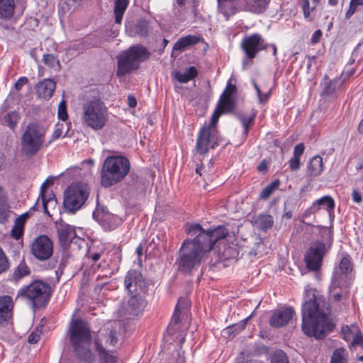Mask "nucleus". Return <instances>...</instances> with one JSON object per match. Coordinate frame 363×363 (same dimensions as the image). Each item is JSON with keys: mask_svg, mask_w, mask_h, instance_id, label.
Wrapping results in <instances>:
<instances>
[{"mask_svg": "<svg viewBox=\"0 0 363 363\" xmlns=\"http://www.w3.org/2000/svg\"><path fill=\"white\" fill-rule=\"evenodd\" d=\"M184 230L193 238L184 240L178 250L175 264L181 273L191 274L208 257L216 243L228 235L229 230L223 225L204 230L200 224L194 223H186Z\"/></svg>", "mask_w": 363, "mask_h": 363, "instance_id": "nucleus-1", "label": "nucleus"}, {"mask_svg": "<svg viewBox=\"0 0 363 363\" xmlns=\"http://www.w3.org/2000/svg\"><path fill=\"white\" fill-rule=\"evenodd\" d=\"M329 303L315 289L307 285L304 289L301 328L308 337L322 340L331 333L335 325L328 316Z\"/></svg>", "mask_w": 363, "mask_h": 363, "instance_id": "nucleus-2", "label": "nucleus"}, {"mask_svg": "<svg viewBox=\"0 0 363 363\" xmlns=\"http://www.w3.org/2000/svg\"><path fill=\"white\" fill-rule=\"evenodd\" d=\"M69 342L75 355L83 363H94L95 357L90 349L91 331L89 323L82 318H74L69 326Z\"/></svg>", "mask_w": 363, "mask_h": 363, "instance_id": "nucleus-3", "label": "nucleus"}, {"mask_svg": "<svg viewBox=\"0 0 363 363\" xmlns=\"http://www.w3.org/2000/svg\"><path fill=\"white\" fill-rule=\"evenodd\" d=\"M82 121L84 126L95 130H102L108 123L109 111L101 98H94L82 105Z\"/></svg>", "mask_w": 363, "mask_h": 363, "instance_id": "nucleus-4", "label": "nucleus"}, {"mask_svg": "<svg viewBox=\"0 0 363 363\" xmlns=\"http://www.w3.org/2000/svg\"><path fill=\"white\" fill-rule=\"evenodd\" d=\"M130 169L129 160L124 156H109L106 158L101 171V184L110 187L126 177Z\"/></svg>", "mask_w": 363, "mask_h": 363, "instance_id": "nucleus-5", "label": "nucleus"}, {"mask_svg": "<svg viewBox=\"0 0 363 363\" xmlns=\"http://www.w3.org/2000/svg\"><path fill=\"white\" fill-rule=\"evenodd\" d=\"M50 284L40 279H35L21 288L17 298L30 301L33 308L40 309L47 306L52 294Z\"/></svg>", "mask_w": 363, "mask_h": 363, "instance_id": "nucleus-6", "label": "nucleus"}, {"mask_svg": "<svg viewBox=\"0 0 363 363\" xmlns=\"http://www.w3.org/2000/svg\"><path fill=\"white\" fill-rule=\"evenodd\" d=\"M223 113L217 108L214 110L211 121L204 123L199 130L196 142V151L200 155L207 154L211 148L214 149L219 145V135L216 125Z\"/></svg>", "mask_w": 363, "mask_h": 363, "instance_id": "nucleus-7", "label": "nucleus"}, {"mask_svg": "<svg viewBox=\"0 0 363 363\" xmlns=\"http://www.w3.org/2000/svg\"><path fill=\"white\" fill-rule=\"evenodd\" d=\"M46 131L38 123H30L21 138L22 153L26 157L36 155L43 147Z\"/></svg>", "mask_w": 363, "mask_h": 363, "instance_id": "nucleus-8", "label": "nucleus"}, {"mask_svg": "<svg viewBox=\"0 0 363 363\" xmlns=\"http://www.w3.org/2000/svg\"><path fill=\"white\" fill-rule=\"evenodd\" d=\"M89 196L86 186L82 184H72L65 192L64 206L69 212H75L81 208Z\"/></svg>", "mask_w": 363, "mask_h": 363, "instance_id": "nucleus-9", "label": "nucleus"}, {"mask_svg": "<svg viewBox=\"0 0 363 363\" xmlns=\"http://www.w3.org/2000/svg\"><path fill=\"white\" fill-rule=\"evenodd\" d=\"M30 252L39 262L48 261L53 255V242L48 235H40L30 243Z\"/></svg>", "mask_w": 363, "mask_h": 363, "instance_id": "nucleus-10", "label": "nucleus"}, {"mask_svg": "<svg viewBox=\"0 0 363 363\" xmlns=\"http://www.w3.org/2000/svg\"><path fill=\"white\" fill-rule=\"evenodd\" d=\"M325 251V245L323 242H317L311 246L304 256L306 267L311 271H319Z\"/></svg>", "mask_w": 363, "mask_h": 363, "instance_id": "nucleus-11", "label": "nucleus"}, {"mask_svg": "<svg viewBox=\"0 0 363 363\" xmlns=\"http://www.w3.org/2000/svg\"><path fill=\"white\" fill-rule=\"evenodd\" d=\"M240 47L245 52L246 57L250 60H252L259 52L267 50L268 44L264 42V40L259 34L255 33L244 38Z\"/></svg>", "mask_w": 363, "mask_h": 363, "instance_id": "nucleus-12", "label": "nucleus"}, {"mask_svg": "<svg viewBox=\"0 0 363 363\" xmlns=\"http://www.w3.org/2000/svg\"><path fill=\"white\" fill-rule=\"evenodd\" d=\"M124 284L129 294L145 292V279L142 274L136 269H130L127 272L124 279Z\"/></svg>", "mask_w": 363, "mask_h": 363, "instance_id": "nucleus-13", "label": "nucleus"}, {"mask_svg": "<svg viewBox=\"0 0 363 363\" xmlns=\"http://www.w3.org/2000/svg\"><path fill=\"white\" fill-rule=\"evenodd\" d=\"M296 314L291 307H286L273 311L269 324L274 328H280L289 324Z\"/></svg>", "mask_w": 363, "mask_h": 363, "instance_id": "nucleus-14", "label": "nucleus"}, {"mask_svg": "<svg viewBox=\"0 0 363 363\" xmlns=\"http://www.w3.org/2000/svg\"><path fill=\"white\" fill-rule=\"evenodd\" d=\"M13 301L10 296H0V327L12 323Z\"/></svg>", "mask_w": 363, "mask_h": 363, "instance_id": "nucleus-15", "label": "nucleus"}, {"mask_svg": "<svg viewBox=\"0 0 363 363\" xmlns=\"http://www.w3.org/2000/svg\"><path fill=\"white\" fill-rule=\"evenodd\" d=\"M139 65L136 60L125 50L121 54L118 58L116 74L118 76H123L137 69Z\"/></svg>", "mask_w": 363, "mask_h": 363, "instance_id": "nucleus-16", "label": "nucleus"}, {"mask_svg": "<svg viewBox=\"0 0 363 363\" xmlns=\"http://www.w3.org/2000/svg\"><path fill=\"white\" fill-rule=\"evenodd\" d=\"M139 65L136 60L125 50L121 54L118 58L116 74L118 76H123L137 69Z\"/></svg>", "mask_w": 363, "mask_h": 363, "instance_id": "nucleus-17", "label": "nucleus"}, {"mask_svg": "<svg viewBox=\"0 0 363 363\" xmlns=\"http://www.w3.org/2000/svg\"><path fill=\"white\" fill-rule=\"evenodd\" d=\"M98 363H118L119 358L116 352L107 350L99 339L94 340Z\"/></svg>", "mask_w": 363, "mask_h": 363, "instance_id": "nucleus-18", "label": "nucleus"}, {"mask_svg": "<svg viewBox=\"0 0 363 363\" xmlns=\"http://www.w3.org/2000/svg\"><path fill=\"white\" fill-rule=\"evenodd\" d=\"M30 274L31 269L30 267L26 260L23 259L9 275L8 280L13 284H18L23 279L29 277Z\"/></svg>", "mask_w": 363, "mask_h": 363, "instance_id": "nucleus-19", "label": "nucleus"}, {"mask_svg": "<svg viewBox=\"0 0 363 363\" xmlns=\"http://www.w3.org/2000/svg\"><path fill=\"white\" fill-rule=\"evenodd\" d=\"M58 238L61 246L65 247L77 238V233L74 227L68 225L62 224L59 228Z\"/></svg>", "mask_w": 363, "mask_h": 363, "instance_id": "nucleus-20", "label": "nucleus"}, {"mask_svg": "<svg viewBox=\"0 0 363 363\" xmlns=\"http://www.w3.org/2000/svg\"><path fill=\"white\" fill-rule=\"evenodd\" d=\"M56 88L55 82L50 79H45L36 85V93L38 97L49 99Z\"/></svg>", "mask_w": 363, "mask_h": 363, "instance_id": "nucleus-21", "label": "nucleus"}, {"mask_svg": "<svg viewBox=\"0 0 363 363\" xmlns=\"http://www.w3.org/2000/svg\"><path fill=\"white\" fill-rule=\"evenodd\" d=\"M130 298L128 302V311L133 315H138L142 313L145 307V302L140 294H130Z\"/></svg>", "mask_w": 363, "mask_h": 363, "instance_id": "nucleus-22", "label": "nucleus"}, {"mask_svg": "<svg viewBox=\"0 0 363 363\" xmlns=\"http://www.w3.org/2000/svg\"><path fill=\"white\" fill-rule=\"evenodd\" d=\"M127 51L131 55L137 63L139 65L140 62H144L150 57L151 53L147 48L142 45H135L130 46Z\"/></svg>", "mask_w": 363, "mask_h": 363, "instance_id": "nucleus-23", "label": "nucleus"}, {"mask_svg": "<svg viewBox=\"0 0 363 363\" xmlns=\"http://www.w3.org/2000/svg\"><path fill=\"white\" fill-rule=\"evenodd\" d=\"M203 40V39L200 36L187 35L179 38L174 43L173 48L175 50L182 51L188 47L193 46Z\"/></svg>", "mask_w": 363, "mask_h": 363, "instance_id": "nucleus-24", "label": "nucleus"}, {"mask_svg": "<svg viewBox=\"0 0 363 363\" xmlns=\"http://www.w3.org/2000/svg\"><path fill=\"white\" fill-rule=\"evenodd\" d=\"M48 182H49L47 179L41 185L39 198L40 197L42 199V207L43 213L51 217L48 206L50 205L55 207L57 203V201L54 197H49L47 199L45 196V192L47 191Z\"/></svg>", "mask_w": 363, "mask_h": 363, "instance_id": "nucleus-25", "label": "nucleus"}, {"mask_svg": "<svg viewBox=\"0 0 363 363\" xmlns=\"http://www.w3.org/2000/svg\"><path fill=\"white\" fill-rule=\"evenodd\" d=\"M323 171V158L316 155L308 162L307 166V174L310 177H317Z\"/></svg>", "mask_w": 363, "mask_h": 363, "instance_id": "nucleus-26", "label": "nucleus"}, {"mask_svg": "<svg viewBox=\"0 0 363 363\" xmlns=\"http://www.w3.org/2000/svg\"><path fill=\"white\" fill-rule=\"evenodd\" d=\"M15 10V0H0V18L10 19Z\"/></svg>", "mask_w": 363, "mask_h": 363, "instance_id": "nucleus-27", "label": "nucleus"}, {"mask_svg": "<svg viewBox=\"0 0 363 363\" xmlns=\"http://www.w3.org/2000/svg\"><path fill=\"white\" fill-rule=\"evenodd\" d=\"M198 75V70L194 66L188 67L184 73L175 72L174 78L180 83L185 84L194 79Z\"/></svg>", "mask_w": 363, "mask_h": 363, "instance_id": "nucleus-28", "label": "nucleus"}, {"mask_svg": "<svg viewBox=\"0 0 363 363\" xmlns=\"http://www.w3.org/2000/svg\"><path fill=\"white\" fill-rule=\"evenodd\" d=\"M320 206H325L329 213L333 212L335 208L334 199L330 196H324L314 201L308 210L316 211Z\"/></svg>", "mask_w": 363, "mask_h": 363, "instance_id": "nucleus-29", "label": "nucleus"}, {"mask_svg": "<svg viewBox=\"0 0 363 363\" xmlns=\"http://www.w3.org/2000/svg\"><path fill=\"white\" fill-rule=\"evenodd\" d=\"M257 116V111L255 109L252 110L251 115L249 117H247L244 114H240L238 116V119L242 124L243 128V135L246 138L248 135L250 129L254 125L255 118Z\"/></svg>", "mask_w": 363, "mask_h": 363, "instance_id": "nucleus-30", "label": "nucleus"}, {"mask_svg": "<svg viewBox=\"0 0 363 363\" xmlns=\"http://www.w3.org/2000/svg\"><path fill=\"white\" fill-rule=\"evenodd\" d=\"M125 30L130 36L144 37L147 34V24H125Z\"/></svg>", "mask_w": 363, "mask_h": 363, "instance_id": "nucleus-31", "label": "nucleus"}, {"mask_svg": "<svg viewBox=\"0 0 363 363\" xmlns=\"http://www.w3.org/2000/svg\"><path fill=\"white\" fill-rule=\"evenodd\" d=\"M101 225L106 230H113L119 225L120 219L111 213L104 214L100 220Z\"/></svg>", "mask_w": 363, "mask_h": 363, "instance_id": "nucleus-32", "label": "nucleus"}, {"mask_svg": "<svg viewBox=\"0 0 363 363\" xmlns=\"http://www.w3.org/2000/svg\"><path fill=\"white\" fill-rule=\"evenodd\" d=\"M270 0H245L248 9L257 13L264 12L269 3Z\"/></svg>", "mask_w": 363, "mask_h": 363, "instance_id": "nucleus-33", "label": "nucleus"}, {"mask_svg": "<svg viewBox=\"0 0 363 363\" xmlns=\"http://www.w3.org/2000/svg\"><path fill=\"white\" fill-rule=\"evenodd\" d=\"M129 4V0H114L113 13L115 23H121L123 16Z\"/></svg>", "mask_w": 363, "mask_h": 363, "instance_id": "nucleus-34", "label": "nucleus"}, {"mask_svg": "<svg viewBox=\"0 0 363 363\" xmlns=\"http://www.w3.org/2000/svg\"><path fill=\"white\" fill-rule=\"evenodd\" d=\"M329 363H349V353L344 347L336 348L332 353Z\"/></svg>", "mask_w": 363, "mask_h": 363, "instance_id": "nucleus-35", "label": "nucleus"}, {"mask_svg": "<svg viewBox=\"0 0 363 363\" xmlns=\"http://www.w3.org/2000/svg\"><path fill=\"white\" fill-rule=\"evenodd\" d=\"M340 79H335L333 80L330 81L328 83H325V86L323 88L321 96L323 98L325 97H331L336 94L337 90L340 87Z\"/></svg>", "mask_w": 363, "mask_h": 363, "instance_id": "nucleus-36", "label": "nucleus"}, {"mask_svg": "<svg viewBox=\"0 0 363 363\" xmlns=\"http://www.w3.org/2000/svg\"><path fill=\"white\" fill-rule=\"evenodd\" d=\"M20 120L19 113L13 111L5 114L2 118V123L8 125L11 130H14L17 126V123Z\"/></svg>", "mask_w": 363, "mask_h": 363, "instance_id": "nucleus-37", "label": "nucleus"}, {"mask_svg": "<svg viewBox=\"0 0 363 363\" xmlns=\"http://www.w3.org/2000/svg\"><path fill=\"white\" fill-rule=\"evenodd\" d=\"M281 184L279 179L272 181L269 185L265 186L259 195V199L267 200L279 188Z\"/></svg>", "mask_w": 363, "mask_h": 363, "instance_id": "nucleus-38", "label": "nucleus"}, {"mask_svg": "<svg viewBox=\"0 0 363 363\" xmlns=\"http://www.w3.org/2000/svg\"><path fill=\"white\" fill-rule=\"evenodd\" d=\"M256 223L261 230L267 231L272 228L274 219L271 215L262 214L258 216Z\"/></svg>", "mask_w": 363, "mask_h": 363, "instance_id": "nucleus-39", "label": "nucleus"}, {"mask_svg": "<svg viewBox=\"0 0 363 363\" xmlns=\"http://www.w3.org/2000/svg\"><path fill=\"white\" fill-rule=\"evenodd\" d=\"M222 113L232 112L235 108V101L233 98H223L220 96L219 104L216 107Z\"/></svg>", "mask_w": 363, "mask_h": 363, "instance_id": "nucleus-40", "label": "nucleus"}, {"mask_svg": "<svg viewBox=\"0 0 363 363\" xmlns=\"http://www.w3.org/2000/svg\"><path fill=\"white\" fill-rule=\"evenodd\" d=\"M339 270L341 274L347 275L352 270V258L350 255L345 254L339 264Z\"/></svg>", "mask_w": 363, "mask_h": 363, "instance_id": "nucleus-41", "label": "nucleus"}, {"mask_svg": "<svg viewBox=\"0 0 363 363\" xmlns=\"http://www.w3.org/2000/svg\"><path fill=\"white\" fill-rule=\"evenodd\" d=\"M44 64L55 70L60 69V63L57 58L52 54H45L43 57Z\"/></svg>", "mask_w": 363, "mask_h": 363, "instance_id": "nucleus-42", "label": "nucleus"}, {"mask_svg": "<svg viewBox=\"0 0 363 363\" xmlns=\"http://www.w3.org/2000/svg\"><path fill=\"white\" fill-rule=\"evenodd\" d=\"M340 277L338 272H335L332 282L333 289L331 290L332 297L336 301H340L342 299V295L339 291H336L337 288L340 287Z\"/></svg>", "mask_w": 363, "mask_h": 363, "instance_id": "nucleus-43", "label": "nucleus"}, {"mask_svg": "<svg viewBox=\"0 0 363 363\" xmlns=\"http://www.w3.org/2000/svg\"><path fill=\"white\" fill-rule=\"evenodd\" d=\"M25 224L21 220H15V224L11 230V235L13 238L18 240L23 235Z\"/></svg>", "mask_w": 363, "mask_h": 363, "instance_id": "nucleus-44", "label": "nucleus"}, {"mask_svg": "<svg viewBox=\"0 0 363 363\" xmlns=\"http://www.w3.org/2000/svg\"><path fill=\"white\" fill-rule=\"evenodd\" d=\"M10 261L1 247H0V274L6 272L10 268Z\"/></svg>", "mask_w": 363, "mask_h": 363, "instance_id": "nucleus-45", "label": "nucleus"}, {"mask_svg": "<svg viewBox=\"0 0 363 363\" xmlns=\"http://www.w3.org/2000/svg\"><path fill=\"white\" fill-rule=\"evenodd\" d=\"M252 315H250L248 317H247L246 318L241 320L240 322L228 327L227 328L228 333L229 334H231L234 332L239 333V332L243 330L245 328L248 321L251 319Z\"/></svg>", "mask_w": 363, "mask_h": 363, "instance_id": "nucleus-46", "label": "nucleus"}, {"mask_svg": "<svg viewBox=\"0 0 363 363\" xmlns=\"http://www.w3.org/2000/svg\"><path fill=\"white\" fill-rule=\"evenodd\" d=\"M253 85H254V87L256 90V92H257V94L258 96L259 103L262 104H267L271 97L272 89H269L265 94H262L259 86L257 85V84L255 82H253Z\"/></svg>", "mask_w": 363, "mask_h": 363, "instance_id": "nucleus-47", "label": "nucleus"}, {"mask_svg": "<svg viewBox=\"0 0 363 363\" xmlns=\"http://www.w3.org/2000/svg\"><path fill=\"white\" fill-rule=\"evenodd\" d=\"M351 340L352 341L349 344L350 348L354 347L356 346L363 347V335L362 332L357 328H356L354 334Z\"/></svg>", "mask_w": 363, "mask_h": 363, "instance_id": "nucleus-48", "label": "nucleus"}, {"mask_svg": "<svg viewBox=\"0 0 363 363\" xmlns=\"http://www.w3.org/2000/svg\"><path fill=\"white\" fill-rule=\"evenodd\" d=\"M9 206L7 203L0 204V223L5 224L9 221Z\"/></svg>", "mask_w": 363, "mask_h": 363, "instance_id": "nucleus-49", "label": "nucleus"}, {"mask_svg": "<svg viewBox=\"0 0 363 363\" xmlns=\"http://www.w3.org/2000/svg\"><path fill=\"white\" fill-rule=\"evenodd\" d=\"M182 301L180 300L179 302L177 304L174 308V311L173 313L171 321L169 323V326H177L181 323L182 318H181V311L179 308V304Z\"/></svg>", "mask_w": 363, "mask_h": 363, "instance_id": "nucleus-50", "label": "nucleus"}, {"mask_svg": "<svg viewBox=\"0 0 363 363\" xmlns=\"http://www.w3.org/2000/svg\"><path fill=\"white\" fill-rule=\"evenodd\" d=\"M57 117L61 121L66 122L68 120V113L67 111V106L65 101L62 100L60 102L57 110Z\"/></svg>", "mask_w": 363, "mask_h": 363, "instance_id": "nucleus-51", "label": "nucleus"}, {"mask_svg": "<svg viewBox=\"0 0 363 363\" xmlns=\"http://www.w3.org/2000/svg\"><path fill=\"white\" fill-rule=\"evenodd\" d=\"M64 129H65L64 124L57 123L55 125V130L52 134L51 139L49 141L48 144H50L51 142L60 138L63 134Z\"/></svg>", "mask_w": 363, "mask_h": 363, "instance_id": "nucleus-52", "label": "nucleus"}, {"mask_svg": "<svg viewBox=\"0 0 363 363\" xmlns=\"http://www.w3.org/2000/svg\"><path fill=\"white\" fill-rule=\"evenodd\" d=\"M237 91V87L231 82H228L220 96L223 98H233V95Z\"/></svg>", "mask_w": 363, "mask_h": 363, "instance_id": "nucleus-53", "label": "nucleus"}, {"mask_svg": "<svg viewBox=\"0 0 363 363\" xmlns=\"http://www.w3.org/2000/svg\"><path fill=\"white\" fill-rule=\"evenodd\" d=\"M271 363H289L288 357L284 352H279L272 357Z\"/></svg>", "mask_w": 363, "mask_h": 363, "instance_id": "nucleus-54", "label": "nucleus"}, {"mask_svg": "<svg viewBox=\"0 0 363 363\" xmlns=\"http://www.w3.org/2000/svg\"><path fill=\"white\" fill-rule=\"evenodd\" d=\"M342 338L349 342L353 337L354 332L349 325H344L342 327Z\"/></svg>", "mask_w": 363, "mask_h": 363, "instance_id": "nucleus-55", "label": "nucleus"}, {"mask_svg": "<svg viewBox=\"0 0 363 363\" xmlns=\"http://www.w3.org/2000/svg\"><path fill=\"white\" fill-rule=\"evenodd\" d=\"M299 157L293 156L289 161V167L292 171H296L300 168L301 162Z\"/></svg>", "mask_w": 363, "mask_h": 363, "instance_id": "nucleus-56", "label": "nucleus"}, {"mask_svg": "<svg viewBox=\"0 0 363 363\" xmlns=\"http://www.w3.org/2000/svg\"><path fill=\"white\" fill-rule=\"evenodd\" d=\"M305 150V146L303 143L297 144L294 149V155L296 157L301 158V155L303 154Z\"/></svg>", "mask_w": 363, "mask_h": 363, "instance_id": "nucleus-57", "label": "nucleus"}, {"mask_svg": "<svg viewBox=\"0 0 363 363\" xmlns=\"http://www.w3.org/2000/svg\"><path fill=\"white\" fill-rule=\"evenodd\" d=\"M106 342H109L110 345H115L117 342V337L116 331L111 330L109 334L106 337Z\"/></svg>", "mask_w": 363, "mask_h": 363, "instance_id": "nucleus-58", "label": "nucleus"}, {"mask_svg": "<svg viewBox=\"0 0 363 363\" xmlns=\"http://www.w3.org/2000/svg\"><path fill=\"white\" fill-rule=\"evenodd\" d=\"M302 9L303 12V15L306 17V18H308L310 16L311 11H312L313 9L310 8V3L308 0H303L302 4Z\"/></svg>", "mask_w": 363, "mask_h": 363, "instance_id": "nucleus-59", "label": "nucleus"}, {"mask_svg": "<svg viewBox=\"0 0 363 363\" xmlns=\"http://www.w3.org/2000/svg\"><path fill=\"white\" fill-rule=\"evenodd\" d=\"M40 337V335L38 331H33L28 337V341L30 344H35L37 343Z\"/></svg>", "mask_w": 363, "mask_h": 363, "instance_id": "nucleus-60", "label": "nucleus"}, {"mask_svg": "<svg viewBox=\"0 0 363 363\" xmlns=\"http://www.w3.org/2000/svg\"><path fill=\"white\" fill-rule=\"evenodd\" d=\"M322 31L320 30H316L311 38V43L314 45L320 42L322 37Z\"/></svg>", "mask_w": 363, "mask_h": 363, "instance_id": "nucleus-61", "label": "nucleus"}, {"mask_svg": "<svg viewBox=\"0 0 363 363\" xmlns=\"http://www.w3.org/2000/svg\"><path fill=\"white\" fill-rule=\"evenodd\" d=\"M28 82V79L26 77H20L15 84V89L19 91L22 87Z\"/></svg>", "mask_w": 363, "mask_h": 363, "instance_id": "nucleus-62", "label": "nucleus"}, {"mask_svg": "<svg viewBox=\"0 0 363 363\" xmlns=\"http://www.w3.org/2000/svg\"><path fill=\"white\" fill-rule=\"evenodd\" d=\"M357 4L354 0H351L350 3V7L347 11L346 12V17L350 18L351 16L354 14L355 11L357 10Z\"/></svg>", "mask_w": 363, "mask_h": 363, "instance_id": "nucleus-63", "label": "nucleus"}, {"mask_svg": "<svg viewBox=\"0 0 363 363\" xmlns=\"http://www.w3.org/2000/svg\"><path fill=\"white\" fill-rule=\"evenodd\" d=\"M352 199L354 203H359L362 201V197L361 193L356 190L353 189L352 192Z\"/></svg>", "mask_w": 363, "mask_h": 363, "instance_id": "nucleus-64", "label": "nucleus"}]
</instances>
